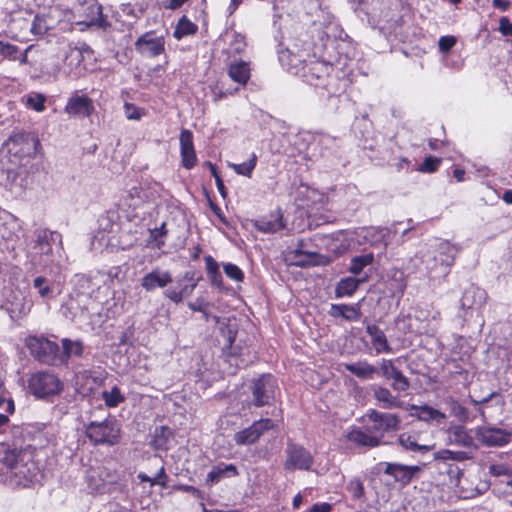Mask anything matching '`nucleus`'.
<instances>
[{
    "label": "nucleus",
    "mask_w": 512,
    "mask_h": 512,
    "mask_svg": "<svg viewBox=\"0 0 512 512\" xmlns=\"http://www.w3.org/2000/svg\"><path fill=\"white\" fill-rule=\"evenodd\" d=\"M33 287L37 289L42 299L48 300L53 297V287L47 278L43 276L36 277L33 280Z\"/></svg>",
    "instance_id": "obj_47"
},
{
    "label": "nucleus",
    "mask_w": 512,
    "mask_h": 512,
    "mask_svg": "<svg viewBox=\"0 0 512 512\" xmlns=\"http://www.w3.org/2000/svg\"><path fill=\"white\" fill-rule=\"evenodd\" d=\"M196 285H197L196 283H192L190 285L186 284V285L181 286L179 288V292H181L182 299L185 298V297L190 296L193 293Z\"/></svg>",
    "instance_id": "obj_64"
},
{
    "label": "nucleus",
    "mask_w": 512,
    "mask_h": 512,
    "mask_svg": "<svg viewBox=\"0 0 512 512\" xmlns=\"http://www.w3.org/2000/svg\"><path fill=\"white\" fill-rule=\"evenodd\" d=\"M102 397L105 404L109 407H116L125 400L117 386H114L110 391H103Z\"/></svg>",
    "instance_id": "obj_50"
},
{
    "label": "nucleus",
    "mask_w": 512,
    "mask_h": 512,
    "mask_svg": "<svg viewBox=\"0 0 512 512\" xmlns=\"http://www.w3.org/2000/svg\"><path fill=\"white\" fill-rule=\"evenodd\" d=\"M85 434L95 445H115L120 438V425L116 420L106 418L103 421H92L86 425Z\"/></svg>",
    "instance_id": "obj_4"
},
{
    "label": "nucleus",
    "mask_w": 512,
    "mask_h": 512,
    "mask_svg": "<svg viewBox=\"0 0 512 512\" xmlns=\"http://www.w3.org/2000/svg\"><path fill=\"white\" fill-rule=\"evenodd\" d=\"M255 228L263 233H276L284 228L283 215L280 210L255 221Z\"/></svg>",
    "instance_id": "obj_27"
},
{
    "label": "nucleus",
    "mask_w": 512,
    "mask_h": 512,
    "mask_svg": "<svg viewBox=\"0 0 512 512\" xmlns=\"http://www.w3.org/2000/svg\"><path fill=\"white\" fill-rule=\"evenodd\" d=\"M275 424L269 418H261L254 421L249 427L238 431L234 434L233 440L237 445H252L254 444L266 431L274 429Z\"/></svg>",
    "instance_id": "obj_11"
},
{
    "label": "nucleus",
    "mask_w": 512,
    "mask_h": 512,
    "mask_svg": "<svg viewBox=\"0 0 512 512\" xmlns=\"http://www.w3.org/2000/svg\"><path fill=\"white\" fill-rule=\"evenodd\" d=\"M29 141L33 142L34 144L38 143V140L30 134L18 133L10 136L6 145L8 146L10 152L15 153L18 152V150H16V146L28 144Z\"/></svg>",
    "instance_id": "obj_49"
},
{
    "label": "nucleus",
    "mask_w": 512,
    "mask_h": 512,
    "mask_svg": "<svg viewBox=\"0 0 512 512\" xmlns=\"http://www.w3.org/2000/svg\"><path fill=\"white\" fill-rule=\"evenodd\" d=\"M26 454L15 451H7L1 459L3 470L5 469L6 481L13 487H26L37 480L38 468L30 459H25Z\"/></svg>",
    "instance_id": "obj_1"
},
{
    "label": "nucleus",
    "mask_w": 512,
    "mask_h": 512,
    "mask_svg": "<svg viewBox=\"0 0 512 512\" xmlns=\"http://www.w3.org/2000/svg\"><path fill=\"white\" fill-rule=\"evenodd\" d=\"M93 111V101L87 95L78 92L71 95L65 106V112L74 117H89Z\"/></svg>",
    "instance_id": "obj_19"
},
{
    "label": "nucleus",
    "mask_w": 512,
    "mask_h": 512,
    "mask_svg": "<svg viewBox=\"0 0 512 512\" xmlns=\"http://www.w3.org/2000/svg\"><path fill=\"white\" fill-rule=\"evenodd\" d=\"M205 264L208 278L212 285L216 287H221L223 284V279L221 272L219 270L218 263L211 256L205 257Z\"/></svg>",
    "instance_id": "obj_42"
},
{
    "label": "nucleus",
    "mask_w": 512,
    "mask_h": 512,
    "mask_svg": "<svg viewBox=\"0 0 512 512\" xmlns=\"http://www.w3.org/2000/svg\"><path fill=\"white\" fill-rule=\"evenodd\" d=\"M512 433L506 429L481 426L475 429L476 438L487 447H500L508 444Z\"/></svg>",
    "instance_id": "obj_14"
},
{
    "label": "nucleus",
    "mask_w": 512,
    "mask_h": 512,
    "mask_svg": "<svg viewBox=\"0 0 512 512\" xmlns=\"http://www.w3.org/2000/svg\"><path fill=\"white\" fill-rule=\"evenodd\" d=\"M348 490L355 499H361L364 496L363 483L358 479H354L349 482Z\"/></svg>",
    "instance_id": "obj_56"
},
{
    "label": "nucleus",
    "mask_w": 512,
    "mask_h": 512,
    "mask_svg": "<svg viewBox=\"0 0 512 512\" xmlns=\"http://www.w3.org/2000/svg\"><path fill=\"white\" fill-rule=\"evenodd\" d=\"M381 465L384 466L385 474L392 476L395 481L400 482L403 485L409 484L413 477L421 470V468L417 465L408 466L390 462H385Z\"/></svg>",
    "instance_id": "obj_21"
},
{
    "label": "nucleus",
    "mask_w": 512,
    "mask_h": 512,
    "mask_svg": "<svg viewBox=\"0 0 512 512\" xmlns=\"http://www.w3.org/2000/svg\"><path fill=\"white\" fill-rule=\"evenodd\" d=\"M135 49L145 57H157L165 51V38L155 31H148L136 40Z\"/></svg>",
    "instance_id": "obj_13"
},
{
    "label": "nucleus",
    "mask_w": 512,
    "mask_h": 512,
    "mask_svg": "<svg viewBox=\"0 0 512 512\" xmlns=\"http://www.w3.org/2000/svg\"><path fill=\"white\" fill-rule=\"evenodd\" d=\"M399 445L405 449L406 451L417 452V453H427L431 450V446L429 445H421L417 441V436L410 433H402L398 437Z\"/></svg>",
    "instance_id": "obj_38"
},
{
    "label": "nucleus",
    "mask_w": 512,
    "mask_h": 512,
    "mask_svg": "<svg viewBox=\"0 0 512 512\" xmlns=\"http://www.w3.org/2000/svg\"><path fill=\"white\" fill-rule=\"evenodd\" d=\"M197 25L191 22L186 16H182L178 21V24L174 30V37L181 39L184 36L192 35L196 33Z\"/></svg>",
    "instance_id": "obj_43"
},
{
    "label": "nucleus",
    "mask_w": 512,
    "mask_h": 512,
    "mask_svg": "<svg viewBox=\"0 0 512 512\" xmlns=\"http://www.w3.org/2000/svg\"><path fill=\"white\" fill-rule=\"evenodd\" d=\"M449 444L457 445L463 448L478 449L474 437L471 433L461 425L451 427L448 436Z\"/></svg>",
    "instance_id": "obj_25"
},
{
    "label": "nucleus",
    "mask_w": 512,
    "mask_h": 512,
    "mask_svg": "<svg viewBox=\"0 0 512 512\" xmlns=\"http://www.w3.org/2000/svg\"><path fill=\"white\" fill-rule=\"evenodd\" d=\"M80 13L84 16L79 24L88 27L96 26L102 28L105 26V19L102 13V6L96 0H87L80 6Z\"/></svg>",
    "instance_id": "obj_20"
},
{
    "label": "nucleus",
    "mask_w": 512,
    "mask_h": 512,
    "mask_svg": "<svg viewBox=\"0 0 512 512\" xmlns=\"http://www.w3.org/2000/svg\"><path fill=\"white\" fill-rule=\"evenodd\" d=\"M108 477L109 473L105 469L99 471H90L87 477V483L91 492L94 494L102 495Z\"/></svg>",
    "instance_id": "obj_37"
},
{
    "label": "nucleus",
    "mask_w": 512,
    "mask_h": 512,
    "mask_svg": "<svg viewBox=\"0 0 512 512\" xmlns=\"http://www.w3.org/2000/svg\"><path fill=\"white\" fill-rule=\"evenodd\" d=\"M63 352L60 353L59 364H67L72 356L81 357L84 353V345L80 340L62 339Z\"/></svg>",
    "instance_id": "obj_35"
},
{
    "label": "nucleus",
    "mask_w": 512,
    "mask_h": 512,
    "mask_svg": "<svg viewBox=\"0 0 512 512\" xmlns=\"http://www.w3.org/2000/svg\"><path fill=\"white\" fill-rule=\"evenodd\" d=\"M371 391L377 405L382 409H402L404 407V402L398 395L393 393L392 388L389 389L380 384H373Z\"/></svg>",
    "instance_id": "obj_17"
},
{
    "label": "nucleus",
    "mask_w": 512,
    "mask_h": 512,
    "mask_svg": "<svg viewBox=\"0 0 512 512\" xmlns=\"http://www.w3.org/2000/svg\"><path fill=\"white\" fill-rule=\"evenodd\" d=\"M382 437L374 434L371 428H352L346 435V439L357 447L370 449L383 443Z\"/></svg>",
    "instance_id": "obj_18"
},
{
    "label": "nucleus",
    "mask_w": 512,
    "mask_h": 512,
    "mask_svg": "<svg viewBox=\"0 0 512 512\" xmlns=\"http://www.w3.org/2000/svg\"><path fill=\"white\" fill-rule=\"evenodd\" d=\"M345 369L361 380H372L379 373V368L366 360L344 364Z\"/></svg>",
    "instance_id": "obj_28"
},
{
    "label": "nucleus",
    "mask_w": 512,
    "mask_h": 512,
    "mask_svg": "<svg viewBox=\"0 0 512 512\" xmlns=\"http://www.w3.org/2000/svg\"><path fill=\"white\" fill-rule=\"evenodd\" d=\"M368 418L373 422L371 427L374 434L376 432L386 433L390 431L398 430L400 427L401 420L397 414L385 413L377 410H371L368 414Z\"/></svg>",
    "instance_id": "obj_16"
},
{
    "label": "nucleus",
    "mask_w": 512,
    "mask_h": 512,
    "mask_svg": "<svg viewBox=\"0 0 512 512\" xmlns=\"http://www.w3.org/2000/svg\"><path fill=\"white\" fill-rule=\"evenodd\" d=\"M163 294L176 304L182 301L181 292H179L178 288H169L165 290Z\"/></svg>",
    "instance_id": "obj_61"
},
{
    "label": "nucleus",
    "mask_w": 512,
    "mask_h": 512,
    "mask_svg": "<svg viewBox=\"0 0 512 512\" xmlns=\"http://www.w3.org/2000/svg\"><path fill=\"white\" fill-rule=\"evenodd\" d=\"M438 44L440 51L447 53L456 44V38L454 36H442Z\"/></svg>",
    "instance_id": "obj_58"
},
{
    "label": "nucleus",
    "mask_w": 512,
    "mask_h": 512,
    "mask_svg": "<svg viewBox=\"0 0 512 512\" xmlns=\"http://www.w3.org/2000/svg\"><path fill=\"white\" fill-rule=\"evenodd\" d=\"M366 332L370 336L372 345L377 354L392 352L385 333L378 326L368 324L366 326Z\"/></svg>",
    "instance_id": "obj_32"
},
{
    "label": "nucleus",
    "mask_w": 512,
    "mask_h": 512,
    "mask_svg": "<svg viewBox=\"0 0 512 512\" xmlns=\"http://www.w3.org/2000/svg\"><path fill=\"white\" fill-rule=\"evenodd\" d=\"M246 48L245 37L239 33L232 34L230 49L234 54H241Z\"/></svg>",
    "instance_id": "obj_53"
},
{
    "label": "nucleus",
    "mask_w": 512,
    "mask_h": 512,
    "mask_svg": "<svg viewBox=\"0 0 512 512\" xmlns=\"http://www.w3.org/2000/svg\"><path fill=\"white\" fill-rule=\"evenodd\" d=\"M411 409L415 410L416 413L413 414L418 420L424 421V422H431L435 421L436 423L440 424L443 423L446 420L445 413L441 412L438 409H435L429 405H411Z\"/></svg>",
    "instance_id": "obj_33"
},
{
    "label": "nucleus",
    "mask_w": 512,
    "mask_h": 512,
    "mask_svg": "<svg viewBox=\"0 0 512 512\" xmlns=\"http://www.w3.org/2000/svg\"><path fill=\"white\" fill-rule=\"evenodd\" d=\"M28 388L36 398L46 399L58 395L63 390V383L52 372L38 371L29 377Z\"/></svg>",
    "instance_id": "obj_5"
},
{
    "label": "nucleus",
    "mask_w": 512,
    "mask_h": 512,
    "mask_svg": "<svg viewBox=\"0 0 512 512\" xmlns=\"http://www.w3.org/2000/svg\"><path fill=\"white\" fill-rule=\"evenodd\" d=\"M499 32L503 36H511L512 37V22L508 17L503 16L499 19Z\"/></svg>",
    "instance_id": "obj_59"
},
{
    "label": "nucleus",
    "mask_w": 512,
    "mask_h": 512,
    "mask_svg": "<svg viewBox=\"0 0 512 512\" xmlns=\"http://www.w3.org/2000/svg\"><path fill=\"white\" fill-rule=\"evenodd\" d=\"M373 260L374 256L372 253L355 256L351 259L349 271L354 275H358L366 266L372 264Z\"/></svg>",
    "instance_id": "obj_45"
},
{
    "label": "nucleus",
    "mask_w": 512,
    "mask_h": 512,
    "mask_svg": "<svg viewBox=\"0 0 512 512\" xmlns=\"http://www.w3.org/2000/svg\"><path fill=\"white\" fill-rule=\"evenodd\" d=\"M379 373L384 379L391 381L392 390L398 394L404 393L410 388V380L395 366L391 359H381Z\"/></svg>",
    "instance_id": "obj_12"
},
{
    "label": "nucleus",
    "mask_w": 512,
    "mask_h": 512,
    "mask_svg": "<svg viewBox=\"0 0 512 512\" xmlns=\"http://www.w3.org/2000/svg\"><path fill=\"white\" fill-rule=\"evenodd\" d=\"M458 252L459 248L456 245L449 241H440L433 253H427L423 263L429 279L434 281L444 279L449 274Z\"/></svg>",
    "instance_id": "obj_2"
},
{
    "label": "nucleus",
    "mask_w": 512,
    "mask_h": 512,
    "mask_svg": "<svg viewBox=\"0 0 512 512\" xmlns=\"http://www.w3.org/2000/svg\"><path fill=\"white\" fill-rule=\"evenodd\" d=\"M25 346L31 356L42 364H59L60 349L56 342L44 336L29 335L25 338Z\"/></svg>",
    "instance_id": "obj_3"
},
{
    "label": "nucleus",
    "mask_w": 512,
    "mask_h": 512,
    "mask_svg": "<svg viewBox=\"0 0 512 512\" xmlns=\"http://www.w3.org/2000/svg\"><path fill=\"white\" fill-rule=\"evenodd\" d=\"M150 239L155 242V247L160 249L164 246V237L167 234L166 224L162 223L160 227L150 229Z\"/></svg>",
    "instance_id": "obj_51"
},
{
    "label": "nucleus",
    "mask_w": 512,
    "mask_h": 512,
    "mask_svg": "<svg viewBox=\"0 0 512 512\" xmlns=\"http://www.w3.org/2000/svg\"><path fill=\"white\" fill-rule=\"evenodd\" d=\"M332 505L326 502L314 504L307 512H331Z\"/></svg>",
    "instance_id": "obj_62"
},
{
    "label": "nucleus",
    "mask_w": 512,
    "mask_h": 512,
    "mask_svg": "<svg viewBox=\"0 0 512 512\" xmlns=\"http://www.w3.org/2000/svg\"><path fill=\"white\" fill-rule=\"evenodd\" d=\"M160 185L157 183L140 184L132 187L124 199L125 204L132 209H138L146 204H152L159 197Z\"/></svg>",
    "instance_id": "obj_7"
},
{
    "label": "nucleus",
    "mask_w": 512,
    "mask_h": 512,
    "mask_svg": "<svg viewBox=\"0 0 512 512\" xmlns=\"http://www.w3.org/2000/svg\"><path fill=\"white\" fill-rule=\"evenodd\" d=\"M304 50H292L289 47L278 51V58L281 65L293 74H299L306 69V56Z\"/></svg>",
    "instance_id": "obj_15"
},
{
    "label": "nucleus",
    "mask_w": 512,
    "mask_h": 512,
    "mask_svg": "<svg viewBox=\"0 0 512 512\" xmlns=\"http://www.w3.org/2000/svg\"><path fill=\"white\" fill-rule=\"evenodd\" d=\"M0 51L4 57L16 59V54L18 53L19 48L15 45L0 41Z\"/></svg>",
    "instance_id": "obj_57"
},
{
    "label": "nucleus",
    "mask_w": 512,
    "mask_h": 512,
    "mask_svg": "<svg viewBox=\"0 0 512 512\" xmlns=\"http://www.w3.org/2000/svg\"><path fill=\"white\" fill-rule=\"evenodd\" d=\"M103 494H115L121 498H126L128 497V488L127 485L124 484L118 477L111 476L109 474L106 485L103 489Z\"/></svg>",
    "instance_id": "obj_39"
},
{
    "label": "nucleus",
    "mask_w": 512,
    "mask_h": 512,
    "mask_svg": "<svg viewBox=\"0 0 512 512\" xmlns=\"http://www.w3.org/2000/svg\"><path fill=\"white\" fill-rule=\"evenodd\" d=\"M224 272L230 279L241 282L244 278V274L242 270L235 264L232 263H226L223 266Z\"/></svg>",
    "instance_id": "obj_55"
},
{
    "label": "nucleus",
    "mask_w": 512,
    "mask_h": 512,
    "mask_svg": "<svg viewBox=\"0 0 512 512\" xmlns=\"http://www.w3.org/2000/svg\"><path fill=\"white\" fill-rule=\"evenodd\" d=\"M32 306L33 302L30 298L26 297L21 292H16L14 300L11 302L9 312L11 317L15 318V320L23 319L29 314Z\"/></svg>",
    "instance_id": "obj_31"
},
{
    "label": "nucleus",
    "mask_w": 512,
    "mask_h": 512,
    "mask_svg": "<svg viewBox=\"0 0 512 512\" xmlns=\"http://www.w3.org/2000/svg\"><path fill=\"white\" fill-rule=\"evenodd\" d=\"M19 174L13 169H7L0 172V185H3L11 192H15L16 187H20L18 183Z\"/></svg>",
    "instance_id": "obj_44"
},
{
    "label": "nucleus",
    "mask_w": 512,
    "mask_h": 512,
    "mask_svg": "<svg viewBox=\"0 0 512 512\" xmlns=\"http://www.w3.org/2000/svg\"><path fill=\"white\" fill-rule=\"evenodd\" d=\"M236 475H238V471L234 464L220 463L214 466L211 469V471L207 474L206 482L210 485H214L225 477H231Z\"/></svg>",
    "instance_id": "obj_34"
},
{
    "label": "nucleus",
    "mask_w": 512,
    "mask_h": 512,
    "mask_svg": "<svg viewBox=\"0 0 512 512\" xmlns=\"http://www.w3.org/2000/svg\"><path fill=\"white\" fill-rule=\"evenodd\" d=\"M46 96L41 93L31 92L24 98L26 107L33 109L36 112H43L45 110Z\"/></svg>",
    "instance_id": "obj_46"
},
{
    "label": "nucleus",
    "mask_w": 512,
    "mask_h": 512,
    "mask_svg": "<svg viewBox=\"0 0 512 512\" xmlns=\"http://www.w3.org/2000/svg\"><path fill=\"white\" fill-rule=\"evenodd\" d=\"M62 244L61 234L48 229L36 231V239L33 249L41 257V263L45 266L56 262L53 254V244Z\"/></svg>",
    "instance_id": "obj_6"
},
{
    "label": "nucleus",
    "mask_w": 512,
    "mask_h": 512,
    "mask_svg": "<svg viewBox=\"0 0 512 512\" xmlns=\"http://www.w3.org/2000/svg\"><path fill=\"white\" fill-rule=\"evenodd\" d=\"M172 280L169 271L155 268L140 279V284L145 291L153 292L157 288H165Z\"/></svg>",
    "instance_id": "obj_22"
},
{
    "label": "nucleus",
    "mask_w": 512,
    "mask_h": 512,
    "mask_svg": "<svg viewBox=\"0 0 512 512\" xmlns=\"http://www.w3.org/2000/svg\"><path fill=\"white\" fill-rule=\"evenodd\" d=\"M284 468L287 471L310 470L313 465V456L305 447L292 442L287 443Z\"/></svg>",
    "instance_id": "obj_8"
},
{
    "label": "nucleus",
    "mask_w": 512,
    "mask_h": 512,
    "mask_svg": "<svg viewBox=\"0 0 512 512\" xmlns=\"http://www.w3.org/2000/svg\"><path fill=\"white\" fill-rule=\"evenodd\" d=\"M205 306H209V304L204 302V300H202V299H197L194 302H189L188 303V307L192 311H197V312L204 311V307Z\"/></svg>",
    "instance_id": "obj_63"
},
{
    "label": "nucleus",
    "mask_w": 512,
    "mask_h": 512,
    "mask_svg": "<svg viewBox=\"0 0 512 512\" xmlns=\"http://www.w3.org/2000/svg\"><path fill=\"white\" fill-rule=\"evenodd\" d=\"M332 71V65L322 61H314L306 65V69L303 70V75L309 84L315 87H322L329 93H332L329 89L330 81L334 80L330 75Z\"/></svg>",
    "instance_id": "obj_10"
},
{
    "label": "nucleus",
    "mask_w": 512,
    "mask_h": 512,
    "mask_svg": "<svg viewBox=\"0 0 512 512\" xmlns=\"http://www.w3.org/2000/svg\"><path fill=\"white\" fill-rule=\"evenodd\" d=\"M363 279H357L352 276L342 278L335 287V297H351L354 292L357 290L360 283H362Z\"/></svg>",
    "instance_id": "obj_36"
},
{
    "label": "nucleus",
    "mask_w": 512,
    "mask_h": 512,
    "mask_svg": "<svg viewBox=\"0 0 512 512\" xmlns=\"http://www.w3.org/2000/svg\"><path fill=\"white\" fill-rule=\"evenodd\" d=\"M275 389V379L269 374H264L254 380L251 388L253 404L256 407L271 405L275 399Z\"/></svg>",
    "instance_id": "obj_9"
},
{
    "label": "nucleus",
    "mask_w": 512,
    "mask_h": 512,
    "mask_svg": "<svg viewBox=\"0 0 512 512\" xmlns=\"http://www.w3.org/2000/svg\"><path fill=\"white\" fill-rule=\"evenodd\" d=\"M250 62L243 60L232 61L228 66V75L240 85H246L250 79Z\"/></svg>",
    "instance_id": "obj_30"
},
{
    "label": "nucleus",
    "mask_w": 512,
    "mask_h": 512,
    "mask_svg": "<svg viewBox=\"0 0 512 512\" xmlns=\"http://www.w3.org/2000/svg\"><path fill=\"white\" fill-rule=\"evenodd\" d=\"M441 163L440 158L428 156L424 159L423 163L419 167V171L424 173H433L435 172Z\"/></svg>",
    "instance_id": "obj_54"
},
{
    "label": "nucleus",
    "mask_w": 512,
    "mask_h": 512,
    "mask_svg": "<svg viewBox=\"0 0 512 512\" xmlns=\"http://www.w3.org/2000/svg\"><path fill=\"white\" fill-rule=\"evenodd\" d=\"M124 108H125V114H126L127 119L139 120L141 118V113L135 105L130 104V103H125Z\"/></svg>",
    "instance_id": "obj_60"
},
{
    "label": "nucleus",
    "mask_w": 512,
    "mask_h": 512,
    "mask_svg": "<svg viewBox=\"0 0 512 512\" xmlns=\"http://www.w3.org/2000/svg\"><path fill=\"white\" fill-rule=\"evenodd\" d=\"M48 31V25L44 16L36 15L31 24V32L34 35L42 36Z\"/></svg>",
    "instance_id": "obj_52"
},
{
    "label": "nucleus",
    "mask_w": 512,
    "mask_h": 512,
    "mask_svg": "<svg viewBox=\"0 0 512 512\" xmlns=\"http://www.w3.org/2000/svg\"><path fill=\"white\" fill-rule=\"evenodd\" d=\"M329 315L334 318H343L348 321H358L361 318L360 304H331Z\"/></svg>",
    "instance_id": "obj_29"
},
{
    "label": "nucleus",
    "mask_w": 512,
    "mask_h": 512,
    "mask_svg": "<svg viewBox=\"0 0 512 512\" xmlns=\"http://www.w3.org/2000/svg\"><path fill=\"white\" fill-rule=\"evenodd\" d=\"M257 163V156L253 153L247 162L240 164H229V166L235 171L236 174L251 177L253 170Z\"/></svg>",
    "instance_id": "obj_48"
},
{
    "label": "nucleus",
    "mask_w": 512,
    "mask_h": 512,
    "mask_svg": "<svg viewBox=\"0 0 512 512\" xmlns=\"http://www.w3.org/2000/svg\"><path fill=\"white\" fill-rule=\"evenodd\" d=\"M180 154L182 166L188 170L197 163V156L193 145V134L190 130L184 129L180 133Z\"/></svg>",
    "instance_id": "obj_23"
},
{
    "label": "nucleus",
    "mask_w": 512,
    "mask_h": 512,
    "mask_svg": "<svg viewBox=\"0 0 512 512\" xmlns=\"http://www.w3.org/2000/svg\"><path fill=\"white\" fill-rule=\"evenodd\" d=\"M76 287L79 292L78 295L88 299L97 288L92 277L87 275H76Z\"/></svg>",
    "instance_id": "obj_41"
},
{
    "label": "nucleus",
    "mask_w": 512,
    "mask_h": 512,
    "mask_svg": "<svg viewBox=\"0 0 512 512\" xmlns=\"http://www.w3.org/2000/svg\"><path fill=\"white\" fill-rule=\"evenodd\" d=\"M434 460L437 461H455L463 462L472 458V456L466 451H453L449 449H441L434 453Z\"/></svg>",
    "instance_id": "obj_40"
},
{
    "label": "nucleus",
    "mask_w": 512,
    "mask_h": 512,
    "mask_svg": "<svg viewBox=\"0 0 512 512\" xmlns=\"http://www.w3.org/2000/svg\"><path fill=\"white\" fill-rule=\"evenodd\" d=\"M486 298L487 294L483 289L471 285L465 289L460 300V305L463 310H469L476 306H482L485 303Z\"/></svg>",
    "instance_id": "obj_26"
},
{
    "label": "nucleus",
    "mask_w": 512,
    "mask_h": 512,
    "mask_svg": "<svg viewBox=\"0 0 512 512\" xmlns=\"http://www.w3.org/2000/svg\"><path fill=\"white\" fill-rule=\"evenodd\" d=\"M89 300L78 294L71 296L61 307L63 315L70 320L83 316L88 311Z\"/></svg>",
    "instance_id": "obj_24"
}]
</instances>
